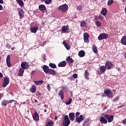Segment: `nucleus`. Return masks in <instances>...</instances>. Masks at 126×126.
<instances>
[{
    "instance_id": "23",
    "label": "nucleus",
    "mask_w": 126,
    "mask_h": 126,
    "mask_svg": "<svg viewBox=\"0 0 126 126\" xmlns=\"http://www.w3.org/2000/svg\"><path fill=\"white\" fill-rule=\"evenodd\" d=\"M78 55L80 58H83V57L85 56V52L83 50H81L79 52Z\"/></svg>"
},
{
    "instance_id": "13",
    "label": "nucleus",
    "mask_w": 126,
    "mask_h": 126,
    "mask_svg": "<svg viewBox=\"0 0 126 126\" xmlns=\"http://www.w3.org/2000/svg\"><path fill=\"white\" fill-rule=\"evenodd\" d=\"M68 116L71 121H74L75 118V115L74 112H70V113L69 114Z\"/></svg>"
},
{
    "instance_id": "63",
    "label": "nucleus",
    "mask_w": 126,
    "mask_h": 126,
    "mask_svg": "<svg viewBox=\"0 0 126 126\" xmlns=\"http://www.w3.org/2000/svg\"><path fill=\"white\" fill-rule=\"evenodd\" d=\"M2 95H1V94H0V99L2 98Z\"/></svg>"
},
{
    "instance_id": "52",
    "label": "nucleus",
    "mask_w": 126,
    "mask_h": 126,
    "mask_svg": "<svg viewBox=\"0 0 126 126\" xmlns=\"http://www.w3.org/2000/svg\"><path fill=\"white\" fill-rule=\"evenodd\" d=\"M66 90V87H63L62 88V89H61V91H62V92H63V91H64V90Z\"/></svg>"
},
{
    "instance_id": "28",
    "label": "nucleus",
    "mask_w": 126,
    "mask_h": 126,
    "mask_svg": "<svg viewBox=\"0 0 126 126\" xmlns=\"http://www.w3.org/2000/svg\"><path fill=\"white\" fill-rule=\"evenodd\" d=\"M59 95L60 96L62 99H63L64 98V95L63 94V91H59Z\"/></svg>"
},
{
    "instance_id": "58",
    "label": "nucleus",
    "mask_w": 126,
    "mask_h": 126,
    "mask_svg": "<svg viewBox=\"0 0 126 126\" xmlns=\"http://www.w3.org/2000/svg\"><path fill=\"white\" fill-rule=\"evenodd\" d=\"M35 71V70L32 71L31 72V75H33V74H34Z\"/></svg>"
},
{
    "instance_id": "43",
    "label": "nucleus",
    "mask_w": 126,
    "mask_h": 126,
    "mask_svg": "<svg viewBox=\"0 0 126 126\" xmlns=\"http://www.w3.org/2000/svg\"><path fill=\"white\" fill-rule=\"evenodd\" d=\"M77 10H79V11H82V7L80 5L77 6Z\"/></svg>"
},
{
    "instance_id": "45",
    "label": "nucleus",
    "mask_w": 126,
    "mask_h": 126,
    "mask_svg": "<svg viewBox=\"0 0 126 126\" xmlns=\"http://www.w3.org/2000/svg\"><path fill=\"white\" fill-rule=\"evenodd\" d=\"M46 88H47V90H48L49 92L50 91L51 88L49 84H47V86H46Z\"/></svg>"
},
{
    "instance_id": "17",
    "label": "nucleus",
    "mask_w": 126,
    "mask_h": 126,
    "mask_svg": "<svg viewBox=\"0 0 126 126\" xmlns=\"http://www.w3.org/2000/svg\"><path fill=\"white\" fill-rule=\"evenodd\" d=\"M108 12V10L106 8H103L100 12L101 14L103 15V16H106L107 15V13Z\"/></svg>"
},
{
    "instance_id": "1",
    "label": "nucleus",
    "mask_w": 126,
    "mask_h": 126,
    "mask_svg": "<svg viewBox=\"0 0 126 126\" xmlns=\"http://www.w3.org/2000/svg\"><path fill=\"white\" fill-rule=\"evenodd\" d=\"M71 123V121L69 118V116L67 115H66L63 117V126H69Z\"/></svg>"
},
{
    "instance_id": "8",
    "label": "nucleus",
    "mask_w": 126,
    "mask_h": 126,
    "mask_svg": "<svg viewBox=\"0 0 126 126\" xmlns=\"http://www.w3.org/2000/svg\"><path fill=\"white\" fill-rule=\"evenodd\" d=\"M75 122H77V123L80 124L82 121L84 120L83 115H81L80 116L75 118Z\"/></svg>"
},
{
    "instance_id": "26",
    "label": "nucleus",
    "mask_w": 126,
    "mask_h": 126,
    "mask_svg": "<svg viewBox=\"0 0 126 126\" xmlns=\"http://www.w3.org/2000/svg\"><path fill=\"white\" fill-rule=\"evenodd\" d=\"M63 44L64 45L65 48H66V50H68L70 49V47L68 44V43L65 42L64 41L63 42Z\"/></svg>"
},
{
    "instance_id": "32",
    "label": "nucleus",
    "mask_w": 126,
    "mask_h": 126,
    "mask_svg": "<svg viewBox=\"0 0 126 126\" xmlns=\"http://www.w3.org/2000/svg\"><path fill=\"white\" fill-rule=\"evenodd\" d=\"M72 101V99L71 98H69L65 102V104L70 105Z\"/></svg>"
},
{
    "instance_id": "53",
    "label": "nucleus",
    "mask_w": 126,
    "mask_h": 126,
    "mask_svg": "<svg viewBox=\"0 0 126 126\" xmlns=\"http://www.w3.org/2000/svg\"><path fill=\"white\" fill-rule=\"evenodd\" d=\"M73 78H74L73 77V76H71V77H69V80L70 81L74 80Z\"/></svg>"
},
{
    "instance_id": "42",
    "label": "nucleus",
    "mask_w": 126,
    "mask_h": 126,
    "mask_svg": "<svg viewBox=\"0 0 126 126\" xmlns=\"http://www.w3.org/2000/svg\"><path fill=\"white\" fill-rule=\"evenodd\" d=\"M66 65V63H59L58 66L59 67H64Z\"/></svg>"
},
{
    "instance_id": "55",
    "label": "nucleus",
    "mask_w": 126,
    "mask_h": 126,
    "mask_svg": "<svg viewBox=\"0 0 126 126\" xmlns=\"http://www.w3.org/2000/svg\"><path fill=\"white\" fill-rule=\"evenodd\" d=\"M59 63H66V62L65 61H62Z\"/></svg>"
},
{
    "instance_id": "24",
    "label": "nucleus",
    "mask_w": 126,
    "mask_h": 126,
    "mask_svg": "<svg viewBox=\"0 0 126 126\" xmlns=\"http://www.w3.org/2000/svg\"><path fill=\"white\" fill-rule=\"evenodd\" d=\"M24 72V70L20 67L19 70L18 75L21 77L23 75Z\"/></svg>"
},
{
    "instance_id": "14",
    "label": "nucleus",
    "mask_w": 126,
    "mask_h": 126,
    "mask_svg": "<svg viewBox=\"0 0 126 126\" xmlns=\"http://www.w3.org/2000/svg\"><path fill=\"white\" fill-rule=\"evenodd\" d=\"M18 11L19 12L20 18V19H22V18H23L24 12L23 11V10L21 8H18Z\"/></svg>"
},
{
    "instance_id": "56",
    "label": "nucleus",
    "mask_w": 126,
    "mask_h": 126,
    "mask_svg": "<svg viewBox=\"0 0 126 126\" xmlns=\"http://www.w3.org/2000/svg\"><path fill=\"white\" fill-rule=\"evenodd\" d=\"M7 65L8 67H11L12 66V64L11 63H7Z\"/></svg>"
},
{
    "instance_id": "22",
    "label": "nucleus",
    "mask_w": 126,
    "mask_h": 126,
    "mask_svg": "<svg viewBox=\"0 0 126 126\" xmlns=\"http://www.w3.org/2000/svg\"><path fill=\"white\" fill-rule=\"evenodd\" d=\"M121 43L122 44V45H124L125 46H126V36H124L122 37L121 40Z\"/></svg>"
},
{
    "instance_id": "40",
    "label": "nucleus",
    "mask_w": 126,
    "mask_h": 126,
    "mask_svg": "<svg viewBox=\"0 0 126 126\" xmlns=\"http://www.w3.org/2000/svg\"><path fill=\"white\" fill-rule=\"evenodd\" d=\"M35 95H36V97H38H38H40V96L41 95V93H40V92L37 91L36 92Z\"/></svg>"
},
{
    "instance_id": "7",
    "label": "nucleus",
    "mask_w": 126,
    "mask_h": 126,
    "mask_svg": "<svg viewBox=\"0 0 126 126\" xmlns=\"http://www.w3.org/2000/svg\"><path fill=\"white\" fill-rule=\"evenodd\" d=\"M9 78L7 77H4L2 87L5 88L9 83Z\"/></svg>"
},
{
    "instance_id": "60",
    "label": "nucleus",
    "mask_w": 126,
    "mask_h": 126,
    "mask_svg": "<svg viewBox=\"0 0 126 126\" xmlns=\"http://www.w3.org/2000/svg\"><path fill=\"white\" fill-rule=\"evenodd\" d=\"M99 18H100V19H103V16L100 15V16H99Z\"/></svg>"
},
{
    "instance_id": "54",
    "label": "nucleus",
    "mask_w": 126,
    "mask_h": 126,
    "mask_svg": "<svg viewBox=\"0 0 126 126\" xmlns=\"http://www.w3.org/2000/svg\"><path fill=\"white\" fill-rule=\"evenodd\" d=\"M6 47H7V48H8V49H10V48H11V46L9 44H7Z\"/></svg>"
},
{
    "instance_id": "34",
    "label": "nucleus",
    "mask_w": 126,
    "mask_h": 126,
    "mask_svg": "<svg viewBox=\"0 0 126 126\" xmlns=\"http://www.w3.org/2000/svg\"><path fill=\"white\" fill-rule=\"evenodd\" d=\"M114 0H109L107 2V5H108V6H110V5H112V4L114 3Z\"/></svg>"
},
{
    "instance_id": "49",
    "label": "nucleus",
    "mask_w": 126,
    "mask_h": 126,
    "mask_svg": "<svg viewBox=\"0 0 126 126\" xmlns=\"http://www.w3.org/2000/svg\"><path fill=\"white\" fill-rule=\"evenodd\" d=\"M89 119H87L84 122L83 124L84 125H85L86 124H87L88 123H89Z\"/></svg>"
},
{
    "instance_id": "19",
    "label": "nucleus",
    "mask_w": 126,
    "mask_h": 126,
    "mask_svg": "<svg viewBox=\"0 0 126 126\" xmlns=\"http://www.w3.org/2000/svg\"><path fill=\"white\" fill-rule=\"evenodd\" d=\"M39 10L42 12H45L46 11V6L43 4L40 5L38 7Z\"/></svg>"
},
{
    "instance_id": "3",
    "label": "nucleus",
    "mask_w": 126,
    "mask_h": 126,
    "mask_svg": "<svg viewBox=\"0 0 126 126\" xmlns=\"http://www.w3.org/2000/svg\"><path fill=\"white\" fill-rule=\"evenodd\" d=\"M104 117L109 123H112L114 120V116L112 115L105 114Z\"/></svg>"
},
{
    "instance_id": "31",
    "label": "nucleus",
    "mask_w": 126,
    "mask_h": 126,
    "mask_svg": "<svg viewBox=\"0 0 126 126\" xmlns=\"http://www.w3.org/2000/svg\"><path fill=\"white\" fill-rule=\"evenodd\" d=\"M66 61L70 63H73V60H72V58H71L70 57H67L66 59Z\"/></svg>"
},
{
    "instance_id": "15",
    "label": "nucleus",
    "mask_w": 126,
    "mask_h": 126,
    "mask_svg": "<svg viewBox=\"0 0 126 126\" xmlns=\"http://www.w3.org/2000/svg\"><path fill=\"white\" fill-rule=\"evenodd\" d=\"M30 91L32 93H35L36 92V87L34 85H32L30 88Z\"/></svg>"
},
{
    "instance_id": "59",
    "label": "nucleus",
    "mask_w": 126,
    "mask_h": 126,
    "mask_svg": "<svg viewBox=\"0 0 126 126\" xmlns=\"http://www.w3.org/2000/svg\"><path fill=\"white\" fill-rule=\"evenodd\" d=\"M1 9H2V6L0 4V10H1Z\"/></svg>"
},
{
    "instance_id": "50",
    "label": "nucleus",
    "mask_w": 126,
    "mask_h": 126,
    "mask_svg": "<svg viewBox=\"0 0 126 126\" xmlns=\"http://www.w3.org/2000/svg\"><path fill=\"white\" fill-rule=\"evenodd\" d=\"M41 58H42V59H43V61H46V55H45V54H42V55H41Z\"/></svg>"
},
{
    "instance_id": "16",
    "label": "nucleus",
    "mask_w": 126,
    "mask_h": 126,
    "mask_svg": "<svg viewBox=\"0 0 126 126\" xmlns=\"http://www.w3.org/2000/svg\"><path fill=\"white\" fill-rule=\"evenodd\" d=\"M43 70L45 73L48 74L50 69H49V67L47 65H44L43 66Z\"/></svg>"
},
{
    "instance_id": "10",
    "label": "nucleus",
    "mask_w": 126,
    "mask_h": 126,
    "mask_svg": "<svg viewBox=\"0 0 126 126\" xmlns=\"http://www.w3.org/2000/svg\"><path fill=\"white\" fill-rule=\"evenodd\" d=\"M32 118L34 121H38L39 120V115L37 112H35L32 114Z\"/></svg>"
},
{
    "instance_id": "6",
    "label": "nucleus",
    "mask_w": 126,
    "mask_h": 126,
    "mask_svg": "<svg viewBox=\"0 0 126 126\" xmlns=\"http://www.w3.org/2000/svg\"><path fill=\"white\" fill-rule=\"evenodd\" d=\"M100 71H97L98 74L100 75L102 74H104L106 70V67L105 65H102L99 67Z\"/></svg>"
},
{
    "instance_id": "41",
    "label": "nucleus",
    "mask_w": 126,
    "mask_h": 126,
    "mask_svg": "<svg viewBox=\"0 0 126 126\" xmlns=\"http://www.w3.org/2000/svg\"><path fill=\"white\" fill-rule=\"evenodd\" d=\"M49 65L51 67L53 68H56V65L54 63H49Z\"/></svg>"
},
{
    "instance_id": "4",
    "label": "nucleus",
    "mask_w": 126,
    "mask_h": 126,
    "mask_svg": "<svg viewBox=\"0 0 126 126\" xmlns=\"http://www.w3.org/2000/svg\"><path fill=\"white\" fill-rule=\"evenodd\" d=\"M14 101H15L14 100H7L3 99V100H2L1 102V105L2 106H7L8 104L11 103H12V102H14Z\"/></svg>"
},
{
    "instance_id": "18",
    "label": "nucleus",
    "mask_w": 126,
    "mask_h": 126,
    "mask_svg": "<svg viewBox=\"0 0 126 126\" xmlns=\"http://www.w3.org/2000/svg\"><path fill=\"white\" fill-rule=\"evenodd\" d=\"M105 66L107 69H111V68H113L114 66L113 63H105Z\"/></svg>"
},
{
    "instance_id": "44",
    "label": "nucleus",
    "mask_w": 126,
    "mask_h": 126,
    "mask_svg": "<svg viewBox=\"0 0 126 126\" xmlns=\"http://www.w3.org/2000/svg\"><path fill=\"white\" fill-rule=\"evenodd\" d=\"M52 2V0H45V3L46 4H50Z\"/></svg>"
},
{
    "instance_id": "48",
    "label": "nucleus",
    "mask_w": 126,
    "mask_h": 126,
    "mask_svg": "<svg viewBox=\"0 0 126 126\" xmlns=\"http://www.w3.org/2000/svg\"><path fill=\"white\" fill-rule=\"evenodd\" d=\"M72 77H73V78L74 79H77L78 78V75L77 74H73V75H72Z\"/></svg>"
},
{
    "instance_id": "46",
    "label": "nucleus",
    "mask_w": 126,
    "mask_h": 126,
    "mask_svg": "<svg viewBox=\"0 0 126 126\" xmlns=\"http://www.w3.org/2000/svg\"><path fill=\"white\" fill-rule=\"evenodd\" d=\"M80 115V112H76L75 113V118L79 117Z\"/></svg>"
},
{
    "instance_id": "36",
    "label": "nucleus",
    "mask_w": 126,
    "mask_h": 126,
    "mask_svg": "<svg viewBox=\"0 0 126 126\" xmlns=\"http://www.w3.org/2000/svg\"><path fill=\"white\" fill-rule=\"evenodd\" d=\"M80 24L81 27H85V26H86V22H85V21H82V22H81Z\"/></svg>"
},
{
    "instance_id": "30",
    "label": "nucleus",
    "mask_w": 126,
    "mask_h": 126,
    "mask_svg": "<svg viewBox=\"0 0 126 126\" xmlns=\"http://www.w3.org/2000/svg\"><path fill=\"white\" fill-rule=\"evenodd\" d=\"M34 83H35L37 85H40L44 83V81L41 80V81H33Z\"/></svg>"
},
{
    "instance_id": "11",
    "label": "nucleus",
    "mask_w": 126,
    "mask_h": 126,
    "mask_svg": "<svg viewBox=\"0 0 126 126\" xmlns=\"http://www.w3.org/2000/svg\"><path fill=\"white\" fill-rule=\"evenodd\" d=\"M99 121L101 124H107V120L104 116H101L99 119Z\"/></svg>"
},
{
    "instance_id": "29",
    "label": "nucleus",
    "mask_w": 126,
    "mask_h": 126,
    "mask_svg": "<svg viewBox=\"0 0 126 126\" xmlns=\"http://www.w3.org/2000/svg\"><path fill=\"white\" fill-rule=\"evenodd\" d=\"M48 74L55 75L56 74V71L54 69H50Z\"/></svg>"
},
{
    "instance_id": "20",
    "label": "nucleus",
    "mask_w": 126,
    "mask_h": 126,
    "mask_svg": "<svg viewBox=\"0 0 126 126\" xmlns=\"http://www.w3.org/2000/svg\"><path fill=\"white\" fill-rule=\"evenodd\" d=\"M21 67L22 69H23L24 70L28 69V67H29V64L28 63H21Z\"/></svg>"
},
{
    "instance_id": "39",
    "label": "nucleus",
    "mask_w": 126,
    "mask_h": 126,
    "mask_svg": "<svg viewBox=\"0 0 126 126\" xmlns=\"http://www.w3.org/2000/svg\"><path fill=\"white\" fill-rule=\"evenodd\" d=\"M6 63H10V56L9 55L6 58Z\"/></svg>"
},
{
    "instance_id": "21",
    "label": "nucleus",
    "mask_w": 126,
    "mask_h": 126,
    "mask_svg": "<svg viewBox=\"0 0 126 126\" xmlns=\"http://www.w3.org/2000/svg\"><path fill=\"white\" fill-rule=\"evenodd\" d=\"M38 26L33 27L31 28V31L32 33H36L37 30H38Z\"/></svg>"
},
{
    "instance_id": "35",
    "label": "nucleus",
    "mask_w": 126,
    "mask_h": 126,
    "mask_svg": "<svg viewBox=\"0 0 126 126\" xmlns=\"http://www.w3.org/2000/svg\"><path fill=\"white\" fill-rule=\"evenodd\" d=\"M17 2L19 3L20 6H23V5H24V3L23 2V1H22V0H20L18 1Z\"/></svg>"
},
{
    "instance_id": "25",
    "label": "nucleus",
    "mask_w": 126,
    "mask_h": 126,
    "mask_svg": "<svg viewBox=\"0 0 126 126\" xmlns=\"http://www.w3.org/2000/svg\"><path fill=\"white\" fill-rule=\"evenodd\" d=\"M62 31V33L68 32V28H67V27L63 26Z\"/></svg>"
},
{
    "instance_id": "12",
    "label": "nucleus",
    "mask_w": 126,
    "mask_h": 126,
    "mask_svg": "<svg viewBox=\"0 0 126 126\" xmlns=\"http://www.w3.org/2000/svg\"><path fill=\"white\" fill-rule=\"evenodd\" d=\"M104 93L106 94V96L108 98H111L112 94H111V91L110 89H107L104 91Z\"/></svg>"
},
{
    "instance_id": "38",
    "label": "nucleus",
    "mask_w": 126,
    "mask_h": 126,
    "mask_svg": "<svg viewBox=\"0 0 126 126\" xmlns=\"http://www.w3.org/2000/svg\"><path fill=\"white\" fill-rule=\"evenodd\" d=\"M95 24H96L97 27H101V25H102V24H101V22L99 21H97L95 22Z\"/></svg>"
},
{
    "instance_id": "9",
    "label": "nucleus",
    "mask_w": 126,
    "mask_h": 126,
    "mask_svg": "<svg viewBox=\"0 0 126 126\" xmlns=\"http://www.w3.org/2000/svg\"><path fill=\"white\" fill-rule=\"evenodd\" d=\"M89 34L87 32H85L84 33V41L85 43H89Z\"/></svg>"
},
{
    "instance_id": "47",
    "label": "nucleus",
    "mask_w": 126,
    "mask_h": 126,
    "mask_svg": "<svg viewBox=\"0 0 126 126\" xmlns=\"http://www.w3.org/2000/svg\"><path fill=\"white\" fill-rule=\"evenodd\" d=\"M119 99H120V97L119 96H117L114 99H113V101L116 102V101L119 100Z\"/></svg>"
},
{
    "instance_id": "62",
    "label": "nucleus",
    "mask_w": 126,
    "mask_h": 126,
    "mask_svg": "<svg viewBox=\"0 0 126 126\" xmlns=\"http://www.w3.org/2000/svg\"><path fill=\"white\" fill-rule=\"evenodd\" d=\"M58 119V116L55 117V120L56 121Z\"/></svg>"
},
{
    "instance_id": "61",
    "label": "nucleus",
    "mask_w": 126,
    "mask_h": 126,
    "mask_svg": "<svg viewBox=\"0 0 126 126\" xmlns=\"http://www.w3.org/2000/svg\"><path fill=\"white\" fill-rule=\"evenodd\" d=\"M0 3H3V1L2 0H0Z\"/></svg>"
},
{
    "instance_id": "57",
    "label": "nucleus",
    "mask_w": 126,
    "mask_h": 126,
    "mask_svg": "<svg viewBox=\"0 0 126 126\" xmlns=\"http://www.w3.org/2000/svg\"><path fill=\"white\" fill-rule=\"evenodd\" d=\"M3 76V74L0 72V78H1Z\"/></svg>"
},
{
    "instance_id": "51",
    "label": "nucleus",
    "mask_w": 126,
    "mask_h": 126,
    "mask_svg": "<svg viewBox=\"0 0 126 126\" xmlns=\"http://www.w3.org/2000/svg\"><path fill=\"white\" fill-rule=\"evenodd\" d=\"M123 125H126V118L123 121Z\"/></svg>"
},
{
    "instance_id": "33",
    "label": "nucleus",
    "mask_w": 126,
    "mask_h": 126,
    "mask_svg": "<svg viewBox=\"0 0 126 126\" xmlns=\"http://www.w3.org/2000/svg\"><path fill=\"white\" fill-rule=\"evenodd\" d=\"M93 51L94 53V54H97L98 50H97V47L95 45L93 46Z\"/></svg>"
},
{
    "instance_id": "27",
    "label": "nucleus",
    "mask_w": 126,
    "mask_h": 126,
    "mask_svg": "<svg viewBox=\"0 0 126 126\" xmlns=\"http://www.w3.org/2000/svg\"><path fill=\"white\" fill-rule=\"evenodd\" d=\"M54 125V122L53 121H47L45 126H53Z\"/></svg>"
},
{
    "instance_id": "5",
    "label": "nucleus",
    "mask_w": 126,
    "mask_h": 126,
    "mask_svg": "<svg viewBox=\"0 0 126 126\" xmlns=\"http://www.w3.org/2000/svg\"><path fill=\"white\" fill-rule=\"evenodd\" d=\"M109 35L107 33H100V35L98 37V40L101 41L103 40V39H107L108 38Z\"/></svg>"
},
{
    "instance_id": "2",
    "label": "nucleus",
    "mask_w": 126,
    "mask_h": 126,
    "mask_svg": "<svg viewBox=\"0 0 126 126\" xmlns=\"http://www.w3.org/2000/svg\"><path fill=\"white\" fill-rule=\"evenodd\" d=\"M68 9V5L66 4H64L61 6H59L58 7V10L61 12H65L66 10Z\"/></svg>"
},
{
    "instance_id": "64",
    "label": "nucleus",
    "mask_w": 126,
    "mask_h": 126,
    "mask_svg": "<svg viewBox=\"0 0 126 126\" xmlns=\"http://www.w3.org/2000/svg\"><path fill=\"white\" fill-rule=\"evenodd\" d=\"M14 49H15L14 47H12V48H11V50H14Z\"/></svg>"
},
{
    "instance_id": "37",
    "label": "nucleus",
    "mask_w": 126,
    "mask_h": 126,
    "mask_svg": "<svg viewBox=\"0 0 126 126\" xmlns=\"http://www.w3.org/2000/svg\"><path fill=\"white\" fill-rule=\"evenodd\" d=\"M85 72V78L86 79H89L88 76L89 75V73L88 70H86Z\"/></svg>"
}]
</instances>
